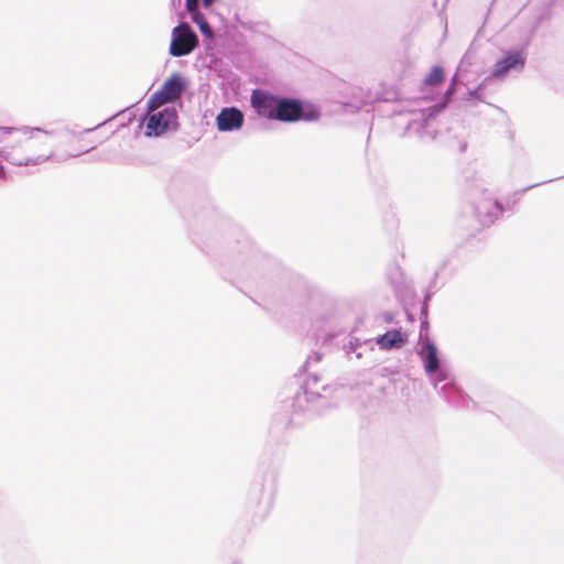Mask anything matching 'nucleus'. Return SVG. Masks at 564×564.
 <instances>
[{"mask_svg":"<svg viewBox=\"0 0 564 564\" xmlns=\"http://www.w3.org/2000/svg\"><path fill=\"white\" fill-rule=\"evenodd\" d=\"M48 139V133L40 130L24 134L17 144L12 147L9 153L10 160L19 165L47 160L52 155V145Z\"/></svg>","mask_w":564,"mask_h":564,"instance_id":"obj_1","label":"nucleus"},{"mask_svg":"<svg viewBox=\"0 0 564 564\" xmlns=\"http://www.w3.org/2000/svg\"><path fill=\"white\" fill-rule=\"evenodd\" d=\"M185 89V83L180 74L171 75L148 100L150 111L158 110L165 104L177 100Z\"/></svg>","mask_w":564,"mask_h":564,"instance_id":"obj_2","label":"nucleus"},{"mask_svg":"<svg viewBox=\"0 0 564 564\" xmlns=\"http://www.w3.org/2000/svg\"><path fill=\"white\" fill-rule=\"evenodd\" d=\"M147 135L159 137L170 129L177 127V113L174 108H165L161 111L148 109L147 116Z\"/></svg>","mask_w":564,"mask_h":564,"instance_id":"obj_3","label":"nucleus"},{"mask_svg":"<svg viewBox=\"0 0 564 564\" xmlns=\"http://www.w3.org/2000/svg\"><path fill=\"white\" fill-rule=\"evenodd\" d=\"M198 45L196 34L191 30L187 23H181L172 31V41L170 44V54L173 56H184L189 54Z\"/></svg>","mask_w":564,"mask_h":564,"instance_id":"obj_4","label":"nucleus"},{"mask_svg":"<svg viewBox=\"0 0 564 564\" xmlns=\"http://www.w3.org/2000/svg\"><path fill=\"white\" fill-rule=\"evenodd\" d=\"M97 145V141L91 138L90 131L69 133L62 143L63 152L67 156H78Z\"/></svg>","mask_w":564,"mask_h":564,"instance_id":"obj_5","label":"nucleus"},{"mask_svg":"<svg viewBox=\"0 0 564 564\" xmlns=\"http://www.w3.org/2000/svg\"><path fill=\"white\" fill-rule=\"evenodd\" d=\"M280 98L270 95L263 90L256 89L251 95V105L257 110L258 115L268 119H274Z\"/></svg>","mask_w":564,"mask_h":564,"instance_id":"obj_6","label":"nucleus"},{"mask_svg":"<svg viewBox=\"0 0 564 564\" xmlns=\"http://www.w3.org/2000/svg\"><path fill=\"white\" fill-rule=\"evenodd\" d=\"M303 107L301 101L295 99L280 98L274 119L284 122H294L302 118Z\"/></svg>","mask_w":564,"mask_h":564,"instance_id":"obj_7","label":"nucleus"},{"mask_svg":"<svg viewBox=\"0 0 564 564\" xmlns=\"http://www.w3.org/2000/svg\"><path fill=\"white\" fill-rule=\"evenodd\" d=\"M219 131L238 130L243 124V113L236 107L224 108L216 118Z\"/></svg>","mask_w":564,"mask_h":564,"instance_id":"obj_8","label":"nucleus"},{"mask_svg":"<svg viewBox=\"0 0 564 564\" xmlns=\"http://www.w3.org/2000/svg\"><path fill=\"white\" fill-rule=\"evenodd\" d=\"M502 206L491 198H486L477 205V214L482 225L488 226L494 224L496 219L502 214Z\"/></svg>","mask_w":564,"mask_h":564,"instance_id":"obj_9","label":"nucleus"},{"mask_svg":"<svg viewBox=\"0 0 564 564\" xmlns=\"http://www.w3.org/2000/svg\"><path fill=\"white\" fill-rule=\"evenodd\" d=\"M524 65V57L518 52H510L503 58L498 61L495 65L494 76L502 77L505 76L511 68H516L518 66L522 67Z\"/></svg>","mask_w":564,"mask_h":564,"instance_id":"obj_10","label":"nucleus"},{"mask_svg":"<svg viewBox=\"0 0 564 564\" xmlns=\"http://www.w3.org/2000/svg\"><path fill=\"white\" fill-rule=\"evenodd\" d=\"M408 337L399 329L389 330L377 339V344L382 349L399 348L405 344Z\"/></svg>","mask_w":564,"mask_h":564,"instance_id":"obj_11","label":"nucleus"},{"mask_svg":"<svg viewBox=\"0 0 564 564\" xmlns=\"http://www.w3.org/2000/svg\"><path fill=\"white\" fill-rule=\"evenodd\" d=\"M421 357L424 361V369L427 373H434L438 370L440 359L437 357V348L433 343L427 341L423 345Z\"/></svg>","mask_w":564,"mask_h":564,"instance_id":"obj_12","label":"nucleus"},{"mask_svg":"<svg viewBox=\"0 0 564 564\" xmlns=\"http://www.w3.org/2000/svg\"><path fill=\"white\" fill-rule=\"evenodd\" d=\"M445 80V72L442 66L435 65L431 68L429 74L423 80V84L429 87L441 85Z\"/></svg>","mask_w":564,"mask_h":564,"instance_id":"obj_13","label":"nucleus"},{"mask_svg":"<svg viewBox=\"0 0 564 564\" xmlns=\"http://www.w3.org/2000/svg\"><path fill=\"white\" fill-rule=\"evenodd\" d=\"M192 20L197 24L199 31L207 37H213V30L203 13L192 14Z\"/></svg>","mask_w":564,"mask_h":564,"instance_id":"obj_14","label":"nucleus"},{"mask_svg":"<svg viewBox=\"0 0 564 564\" xmlns=\"http://www.w3.org/2000/svg\"><path fill=\"white\" fill-rule=\"evenodd\" d=\"M198 8V0H186V9L191 14H194Z\"/></svg>","mask_w":564,"mask_h":564,"instance_id":"obj_15","label":"nucleus"},{"mask_svg":"<svg viewBox=\"0 0 564 564\" xmlns=\"http://www.w3.org/2000/svg\"><path fill=\"white\" fill-rule=\"evenodd\" d=\"M454 93H455V78L453 79L452 85L449 86V88L447 89V91L445 94L446 100H448L453 96Z\"/></svg>","mask_w":564,"mask_h":564,"instance_id":"obj_16","label":"nucleus"},{"mask_svg":"<svg viewBox=\"0 0 564 564\" xmlns=\"http://www.w3.org/2000/svg\"><path fill=\"white\" fill-rule=\"evenodd\" d=\"M216 0H203L204 7L208 8L210 7Z\"/></svg>","mask_w":564,"mask_h":564,"instance_id":"obj_17","label":"nucleus"},{"mask_svg":"<svg viewBox=\"0 0 564 564\" xmlns=\"http://www.w3.org/2000/svg\"><path fill=\"white\" fill-rule=\"evenodd\" d=\"M4 176H6L4 167H3V165L0 163V178H4Z\"/></svg>","mask_w":564,"mask_h":564,"instance_id":"obj_18","label":"nucleus"}]
</instances>
